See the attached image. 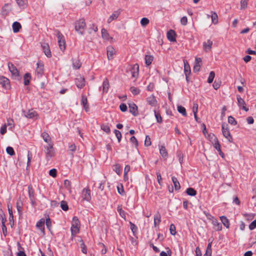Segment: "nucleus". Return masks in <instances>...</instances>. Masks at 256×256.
Here are the masks:
<instances>
[{
    "label": "nucleus",
    "instance_id": "f257e3e1",
    "mask_svg": "<svg viewBox=\"0 0 256 256\" xmlns=\"http://www.w3.org/2000/svg\"><path fill=\"white\" fill-rule=\"evenodd\" d=\"M80 227V222L77 217L74 216L72 218V226H71V232L72 235L74 236L79 232V229Z\"/></svg>",
    "mask_w": 256,
    "mask_h": 256
},
{
    "label": "nucleus",
    "instance_id": "f03ea898",
    "mask_svg": "<svg viewBox=\"0 0 256 256\" xmlns=\"http://www.w3.org/2000/svg\"><path fill=\"white\" fill-rule=\"evenodd\" d=\"M86 26L84 19H80L75 22V30L80 34L82 35Z\"/></svg>",
    "mask_w": 256,
    "mask_h": 256
},
{
    "label": "nucleus",
    "instance_id": "7ed1b4c3",
    "mask_svg": "<svg viewBox=\"0 0 256 256\" xmlns=\"http://www.w3.org/2000/svg\"><path fill=\"white\" fill-rule=\"evenodd\" d=\"M56 32V35L57 36L58 39V43L59 45L60 48L64 51L65 50V44L66 42L62 34L58 30H55Z\"/></svg>",
    "mask_w": 256,
    "mask_h": 256
},
{
    "label": "nucleus",
    "instance_id": "20e7f679",
    "mask_svg": "<svg viewBox=\"0 0 256 256\" xmlns=\"http://www.w3.org/2000/svg\"><path fill=\"white\" fill-rule=\"evenodd\" d=\"M222 130L223 136L228 140L229 142H232V138L230 134L228 126L226 124H222Z\"/></svg>",
    "mask_w": 256,
    "mask_h": 256
},
{
    "label": "nucleus",
    "instance_id": "39448f33",
    "mask_svg": "<svg viewBox=\"0 0 256 256\" xmlns=\"http://www.w3.org/2000/svg\"><path fill=\"white\" fill-rule=\"evenodd\" d=\"M46 156L48 160H49L52 158L54 156V151L52 144H49L48 146L45 147Z\"/></svg>",
    "mask_w": 256,
    "mask_h": 256
},
{
    "label": "nucleus",
    "instance_id": "423d86ee",
    "mask_svg": "<svg viewBox=\"0 0 256 256\" xmlns=\"http://www.w3.org/2000/svg\"><path fill=\"white\" fill-rule=\"evenodd\" d=\"M0 84L2 85V87L6 90H8L10 88V80L4 76H0Z\"/></svg>",
    "mask_w": 256,
    "mask_h": 256
},
{
    "label": "nucleus",
    "instance_id": "0eeeda50",
    "mask_svg": "<svg viewBox=\"0 0 256 256\" xmlns=\"http://www.w3.org/2000/svg\"><path fill=\"white\" fill-rule=\"evenodd\" d=\"M75 84L78 88H82L85 86L84 78L80 76H78L75 79Z\"/></svg>",
    "mask_w": 256,
    "mask_h": 256
},
{
    "label": "nucleus",
    "instance_id": "6e6552de",
    "mask_svg": "<svg viewBox=\"0 0 256 256\" xmlns=\"http://www.w3.org/2000/svg\"><path fill=\"white\" fill-rule=\"evenodd\" d=\"M236 99L238 100V106L244 111L248 112V108L246 107V102L243 98H242L240 95H237Z\"/></svg>",
    "mask_w": 256,
    "mask_h": 256
},
{
    "label": "nucleus",
    "instance_id": "1a4fd4ad",
    "mask_svg": "<svg viewBox=\"0 0 256 256\" xmlns=\"http://www.w3.org/2000/svg\"><path fill=\"white\" fill-rule=\"evenodd\" d=\"M28 191L29 198L30 200L31 204L33 206H35L36 205V202H35L34 191L31 185H30L28 186Z\"/></svg>",
    "mask_w": 256,
    "mask_h": 256
},
{
    "label": "nucleus",
    "instance_id": "9d476101",
    "mask_svg": "<svg viewBox=\"0 0 256 256\" xmlns=\"http://www.w3.org/2000/svg\"><path fill=\"white\" fill-rule=\"evenodd\" d=\"M42 48L46 56L48 58H50L52 56V54L48 44L46 42H43L42 44Z\"/></svg>",
    "mask_w": 256,
    "mask_h": 256
},
{
    "label": "nucleus",
    "instance_id": "9b49d317",
    "mask_svg": "<svg viewBox=\"0 0 256 256\" xmlns=\"http://www.w3.org/2000/svg\"><path fill=\"white\" fill-rule=\"evenodd\" d=\"M130 68L129 69L130 70L131 74L133 78H137L138 74L139 66L138 65H130Z\"/></svg>",
    "mask_w": 256,
    "mask_h": 256
},
{
    "label": "nucleus",
    "instance_id": "f8f14e48",
    "mask_svg": "<svg viewBox=\"0 0 256 256\" xmlns=\"http://www.w3.org/2000/svg\"><path fill=\"white\" fill-rule=\"evenodd\" d=\"M130 112L134 116L138 115V106L134 102H131L128 104Z\"/></svg>",
    "mask_w": 256,
    "mask_h": 256
},
{
    "label": "nucleus",
    "instance_id": "ddd939ff",
    "mask_svg": "<svg viewBox=\"0 0 256 256\" xmlns=\"http://www.w3.org/2000/svg\"><path fill=\"white\" fill-rule=\"evenodd\" d=\"M82 198L84 200L90 201L91 199L90 191L89 189L84 188L82 190Z\"/></svg>",
    "mask_w": 256,
    "mask_h": 256
},
{
    "label": "nucleus",
    "instance_id": "4468645a",
    "mask_svg": "<svg viewBox=\"0 0 256 256\" xmlns=\"http://www.w3.org/2000/svg\"><path fill=\"white\" fill-rule=\"evenodd\" d=\"M120 10L114 11L108 19V22L110 23L112 20H116L120 14Z\"/></svg>",
    "mask_w": 256,
    "mask_h": 256
},
{
    "label": "nucleus",
    "instance_id": "2eb2a0df",
    "mask_svg": "<svg viewBox=\"0 0 256 256\" xmlns=\"http://www.w3.org/2000/svg\"><path fill=\"white\" fill-rule=\"evenodd\" d=\"M12 6L10 4H6L2 8V13L3 15H8L12 10Z\"/></svg>",
    "mask_w": 256,
    "mask_h": 256
},
{
    "label": "nucleus",
    "instance_id": "dca6fc26",
    "mask_svg": "<svg viewBox=\"0 0 256 256\" xmlns=\"http://www.w3.org/2000/svg\"><path fill=\"white\" fill-rule=\"evenodd\" d=\"M146 102L148 104L152 106H155L157 104V100L154 95H152L146 98Z\"/></svg>",
    "mask_w": 256,
    "mask_h": 256
},
{
    "label": "nucleus",
    "instance_id": "f3484780",
    "mask_svg": "<svg viewBox=\"0 0 256 256\" xmlns=\"http://www.w3.org/2000/svg\"><path fill=\"white\" fill-rule=\"evenodd\" d=\"M167 38L170 42L176 41L175 32L172 30H168L167 32Z\"/></svg>",
    "mask_w": 256,
    "mask_h": 256
},
{
    "label": "nucleus",
    "instance_id": "a211bd4d",
    "mask_svg": "<svg viewBox=\"0 0 256 256\" xmlns=\"http://www.w3.org/2000/svg\"><path fill=\"white\" fill-rule=\"evenodd\" d=\"M214 226V228L217 231L220 230L222 228V226L220 222L216 218H213L212 220Z\"/></svg>",
    "mask_w": 256,
    "mask_h": 256
},
{
    "label": "nucleus",
    "instance_id": "6ab92c4d",
    "mask_svg": "<svg viewBox=\"0 0 256 256\" xmlns=\"http://www.w3.org/2000/svg\"><path fill=\"white\" fill-rule=\"evenodd\" d=\"M116 50L112 46H109L107 48V56L109 60L112 58Z\"/></svg>",
    "mask_w": 256,
    "mask_h": 256
},
{
    "label": "nucleus",
    "instance_id": "aec40b11",
    "mask_svg": "<svg viewBox=\"0 0 256 256\" xmlns=\"http://www.w3.org/2000/svg\"><path fill=\"white\" fill-rule=\"evenodd\" d=\"M44 219L41 218L38 222H37L36 226L40 229L43 233L44 232Z\"/></svg>",
    "mask_w": 256,
    "mask_h": 256
},
{
    "label": "nucleus",
    "instance_id": "412c9836",
    "mask_svg": "<svg viewBox=\"0 0 256 256\" xmlns=\"http://www.w3.org/2000/svg\"><path fill=\"white\" fill-rule=\"evenodd\" d=\"M44 65H37V67L36 68V72L38 77L42 76V74H44Z\"/></svg>",
    "mask_w": 256,
    "mask_h": 256
},
{
    "label": "nucleus",
    "instance_id": "4be33fe9",
    "mask_svg": "<svg viewBox=\"0 0 256 256\" xmlns=\"http://www.w3.org/2000/svg\"><path fill=\"white\" fill-rule=\"evenodd\" d=\"M8 68L12 74L15 76H18V71L17 68L14 66V65H8Z\"/></svg>",
    "mask_w": 256,
    "mask_h": 256
},
{
    "label": "nucleus",
    "instance_id": "5701e85b",
    "mask_svg": "<svg viewBox=\"0 0 256 256\" xmlns=\"http://www.w3.org/2000/svg\"><path fill=\"white\" fill-rule=\"evenodd\" d=\"M13 32L14 33L18 32L21 28L22 26L20 22H15L12 24V26Z\"/></svg>",
    "mask_w": 256,
    "mask_h": 256
},
{
    "label": "nucleus",
    "instance_id": "b1692460",
    "mask_svg": "<svg viewBox=\"0 0 256 256\" xmlns=\"http://www.w3.org/2000/svg\"><path fill=\"white\" fill-rule=\"evenodd\" d=\"M212 138H214V142H212V144L214 148L217 150L218 151H220V145L218 142V139L214 134H212Z\"/></svg>",
    "mask_w": 256,
    "mask_h": 256
},
{
    "label": "nucleus",
    "instance_id": "393cba45",
    "mask_svg": "<svg viewBox=\"0 0 256 256\" xmlns=\"http://www.w3.org/2000/svg\"><path fill=\"white\" fill-rule=\"evenodd\" d=\"M184 72L186 77V80L187 82H188V75L191 73L190 65H184Z\"/></svg>",
    "mask_w": 256,
    "mask_h": 256
},
{
    "label": "nucleus",
    "instance_id": "a878e982",
    "mask_svg": "<svg viewBox=\"0 0 256 256\" xmlns=\"http://www.w3.org/2000/svg\"><path fill=\"white\" fill-rule=\"evenodd\" d=\"M212 41H211L210 40H208L206 42H204L203 44L204 50L206 52L210 51L212 48Z\"/></svg>",
    "mask_w": 256,
    "mask_h": 256
},
{
    "label": "nucleus",
    "instance_id": "bb28decb",
    "mask_svg": "<svg viewBox=\"0 0 256 256\" xmlns=\"http://www.w3.org/2000/svg\"><path fill=\"white\" fill-rule=\"evenodd\" d=\"M161 222V216L160 213L158 212L154 215V225L155 227H156L159 225Z\"/></svg>",
    "mask_w": 256,
    "mask_h": 256
},
{
    "label": "nucleus",
    "instance_id": "cd10ccee",
    "mask_svg": "<svg viewBox=\"0 0 256 256\" xmlns=\"http://www.w3.org/2000/svg\"><path fill=\"white\" fill-rule=\"evenodd\" d=\"M109 82L107 78H105L102 83V91L103 92H107L109 89Z\"/></svg>",
    "mask_w": 256,
    "mask_h": 256
},
{
    "label": "nucleus",
    "instance_id": "c85d7f7f",
    "mask_svg": "<svg viewBox=\"0 0 256 256\" xmlns=\"http://www.w3.org/2000/svg\"><path fill=\"white\" fill-rule=\"evenodd\" d=\"M82 104L83 105V106H84V108L85 109V110L86 112H88V104L87 98L84 95H82Z\"/></svg>",
    "mask_w": 256,
    "mask_h": 256
},
{
    "label": "nucleus",
    "instance_id": "c756f323",
    "mask_svg": "<svg viewBox=\"0 0 256 256\" xmlns=\"http://www.w3.org/2000/svg\"><path fill=\"white\" fill-rule=\"evenodd\" d=\"M26 116L28 118H32L37 117V113L32 110H28L26 114Z\"/></svg>",
    "mask_w": 256,
    "mask_h": 256
},
{
    "label": "nucleus",
    "instance_id": "7c9ffc66",
    "mask_svg": "<svg viewBox=\"0 0 256 256\" xmlns=\"http://www.w3.org/2000/svg\"><path fill=\"white\" fill-rule=\"evenodd\" d=\"M31 78V76L30 73H26L24 74V81L25 86H28L30 84Z\"/></svg>",
    "mask_w": 256,
    "mask_h": 256
},
{
    "label": "nucleus",
    "instance_id": "2f4dec72",
    "mask_svg": "<svg viewBox=\"0 0 256 256\" xmlns=\"http://www.w3.org/2000/svg\"><path fill=\"white\" fill-rule=\"evenodd\" d=\"M172 182L174 184L175 190H179L180 188V184L179 182H178L177 178L176 177L172 176Z\"/></svg>",
    "mask_w": 256,
    "mask_h": 256
},
{
    "label": "nucleus",
    "instance_id": "473e14b6",
    "mask_svg": "<svg viewBox=\"0 0 256 256\" xmlns=\"http://www.w3.org/2000/svg\"><path fill=\"white\" fill-rule=\"evenodd\" d=\"M20 8H24L26 6L27 0H16Z\"/></svg>",
    "mask_w": 256,
    "mask_h": 256
},
{
    "label": "nucleus",
    "instance_id": "72a5a7b5",
    "mask_svg": "<svg viewBox=\"0 0 256 256\" xmlns=\"http://www.w3.org/2000/svg\"><path fill=\"white\" fill-rule=\"evenodd\" d=\"M220 218L223 224L226 228H228L230 226V222L227 218L225 216H222L220 217Z\"/></svg>",
    "mask_w": 256,
    "mask_h": 256
},
{
    "label": "nucleus",
    "instance_id": "f704fd0d",
    "mask_svg": "<svg viewBox=\"0 0 256 256\" xmlns=\"http://www.w3.org/2000/svg\"><path fill=\"white\" fill-rule=\"evenodd\" d=\"M211 18L212 22L214 24H216L218 22V16L215 12H211Z\"/></svg>",
    "mask_w": 256,
    "mask_h": 256
},
{
    "label": "nucleus",
    "instance_id": "c9c22d12",
    "mask_svg": "<svg viewBox=\"0 0 256 256\" xmlns=\"http://www.w3.org/2000/svg\"><path fill=\"white\" fill-rule=\"evenodd\" d=\"M42 137L44 140V142H47L48 144H51L50 138L48 133H46V132H43L42 133Z\"/></svg>",
    "mask_w": 256,
    "mask_h": 256
},
{
    "label": "nucleus",
    "instance_id": "e433bc0d",
    "mask_svg": "<svg viewBox=\"0 0 256 256\" xmlns=\"http://www.w3.org/2000/svg\"><path fill=\"white\" fill-rule=\"evenodd\" d=\"M117 210L119 214L124 219L126 218V212L124 210H122V205H119L118 206Z\"/></svg>",
    "mask_w": 256,
    "mask_h": 256
},
{
    "label": "nucleus",
    "instance_id": "4c0bfd02",
    "mask_svg": "<svg viewBox=\"0 0 256 256\" xmlns=\"http://www.w3.org/2000/svg\"><path fill=\"white\" fill-rule=\"evenodd\" d=\"M212 242H210L208 244L206 252L204 254V256H211V255H212Z\"/></svg>",
    "mask_w": 256,
    "mask_h": 256
},
{
    "label": "nucleus",
    "instance_id": "58836bf2",
    "mask_svg": "<svg viewBox=\"0 0 256 256\" xmlns=\"http://www.w3.org/2000/svg\"><path fill=\"white\" fill-rule=\"evenodd\" d=\"M160 152L163 158H167L168 157V152H167L166 148L164 146H161L160 147Z\"/></svg>",
    "mask_w": 256,
    "mask_h": 256
},
{
    "label": "nucleus",
    "instance_id": "ea45409f",
    "mask_svg": "<svg viewBox=\"0 0 256 256\" xmlns=\"http://www.w3.org/2000/svg\"><path fill=\"white\" fill-rule=\"evenodd\" d=\"M186 193L187 194L190 196H194L196 194V190L192 188H189L186 189Z\"/></svg>",
    "mask_w": 256,
    "mask_h": 256
},
{
    "label": "nucleus",
    "instance_id": "a19ab883",
    "mask_svg": "<svg viewBox=\"0 0 256 256\" xmlns=\"http://www.w3.org/2000/svg\"><path fill=\"white\" fill-rule=\"evenodd\" d=\"M7 126H9L10 130H12L14 127V124L12 119L9 118L7 120Z\"/></svg>",
    "mask_w": 256,
    "mask_h": 256
},
{
    "label": "nucleus",
    "instance_id": "79ce46f5",
    "mask_svg": "<svg viewBox=\"0 0 256 256\" xmlns=\"http://www.w3.org/2000/svg\"><path fill=\"white\" fill-rule=\"evenodd\" d=\"M154 60V57L151 55H146L145 56L146 64H152Z\"/></svg>",
    "mask_w": 256,
    "mask_h": 256
},
{
    "label": "nucleus",
    "instance_id": "37998d69",
    "mask_svg": "<svg viewBox=\"0 0 256 256\" xmlns=\"http://www.w3.org/2000/svg\"><path fill=\"white\" fill-rule=\"evenodd\" d=\"M178 111L180 113L182 114V116H186V108L184 106H178Z\"/></svg>",
    "mask_w": 256,
    "mask_h": 256
},
{
    "label": "nucleus",
    "instance_id": "c03bdc74",
    "mask_svg": "<svg viewBox=\"0 0 256 256\" xmlns=\"http://www.w3.org/2000/svg\"><path fill=\"white\" fill-rule=\"evenodd\" d=\"M102 37L106 40H108L110 38V36L108 33L107 32L106 30L104 28H102Z\"/></svg>",
    "mask_w": 256,
    "mask_h": 256
},
{
    "label": "nucleus",
    "instance_id": "a18cd8bd",
    "mask_svg": "<svg viewBox=\"0 0 256 256\" xmlns=\"http://www.w3.org/2000/svg\"><path fill=\"white\" fill-rule=\"evenodd\" d=\"M60 208L64 211H66L68 209V206L67 202L66 201L62 200L60 202Z\"/></svg>",
    "mask_w": 256,
    "mask_h": 256
},
{
    "label": "nucleus",
    "instance_id": "49530a36",
    "mask_svg": "<svg viewBox=\"0 0 256 256\" xmlns=\"http://www.w3.org/2000/svg\"><path fill=\"white\" fill-rule=\"evenodd\" d=\"M214 76H215V74H214V72H213V71L210 72V73L208 78V80H207L209 84L212 83L214 79Z\"/></svg>",
    "mask_w": 256,
    "mask_h": 256
},
{
    "label": "nucleus",
    "instance_id": "de8ad7c7",
    "mask_svg": "<svg viewBox=\"0 0 256 256\" xmlns=\"http://www.w3.org/2000/svg\"><path fill=\"white\" fill-rule=\"evenodd\" d=\"M130 90L132 92V94L135 96L139 94L140 92V89L134 86H132L130 88Z\"/></svg>",
    "mask_w": 256,
    "mask_h": 256
},
{
    "label": "nucleus",
    "instance_id": "09e8293b",
    "mask_svg": "<svg viewBox=\"0 0 256 256\" xmlns=\"http://www.w3.org/2000/svg\"><path fill=\"white\" fill-rule=\"evenodd\" d=\"M6 152L8 154H10L11 156H14L15 154L13 148L11 146H8L6 148Z\"/></svg>",
    "mask_w": 256,
    "mask_h": 256
},
{
    "label": "nucleus",
    "instance_id": "8fccbe9b",
    "mask_svg": "<svg viewBox=\"0 0 256 256\" xmlns=\"http://www.w3.org/2000/svg\"><path fill=\"white\" fill-rule=\"evenodd\" d=\"M154 116L156 119V121L158 123H162V118L160 114L154 110Z\"/></svg>",
    "mask_w": 256,
    "mask_h": 256
},
{
    "label": "nucleus",
    "instance_id": "3c124183",
    "mask_svg": "<svg viewBox=\"0 0 256 256\" xmlns=\"http://www.w3.org/2000/svg\"><path fill=\"white\" fill-rule=\"evenodd\" d=\"M249 0H241L240 8L241 9H245L247 8L248 2Z\"/></svg>",
    "mask_w": 256,
    "mask_h": 256
},
{
    "label": "nucleus",
    "instance_id": "603ef678",
    "mask_svg": "<svg viewBox=\"0 0 256 256\" xmlns=\"http://www.w3.org/2000/svg\"><path fill=\"white\" fill-rule=\"evenodd\" d=\"M101 128L104 132H105L107 134H109L110 132V130L108 126L106 124H102L101 126Z\"/></svg>",
    "mask_w": 256,
    "mask_h": 256
},
{
    "label": "nucleus",
    "instance_id": "864d4df0",
    "mask_svg": "<svg viewBox=\"0 0 256 256\" xmlns=\"http://www.w3.org/2000/svg\"><path fill=\"white\" fill-rule=\"evenodd\" d=\"M150 21L149 20L146 18H143L140 20V24L142 26H146Z\"/></svg>",
    "mask_w": 256,
    "mask_h": 256
},
{
    "label": "nucleus",
    "instance_id": "5fc2aeb1",
    "mask_svg": "<svg viewBox=\"0 0 256 256\" xmlns=\"http://www.w3.org/2000/svg\"><path fill=\"white\" fill-rule=\"evenodd\" d=\"M228 122L234 126H235L237 124L236 121L232 116H229L228 117Z\"/></svg>",
    "mask_w": 256,
    "mask_h": 256
},
{
    "label": "nucleus",
    "instance_id": "6e6d98bb",
    "mask_svg": "<svg viewBox=\"0 0 256 256\" xmlns=\"http://www.w3.org/2000/svg\"><path fill=\"white\" fill-rule=\"evenodd\" d=\"M114 134H115L116 137L118 138V142H120V140H121V138H122L121 132L119 130H114Z\"/></svg>",
    "mask_w": 256,
    "mask_h": 256
},
{
    "label": "nucleus",
    "instance_id": "4d7b16f0",
    "mask_svg": "<svg viewBox=\"0 0 256 256\" xmlns=\"http://www.w3.org/2000/svg\"><path fill=\"white\" fill-rule=\"evenodd\" d=\"M118 192V194H120L121 195H124V190L123 188L122 185L118 186H117Z\"/></svg>",
    "mask_w": 256,
    "mask_h": 256
},
{
    "label": "nucleus",
    "instance_id": "13d9d810",
    "mask_svg": "<svg viewBox=\"0 0 256 256\" xmlns=\"http://www.w3.org/2000/svg\"><path fill=\"white\" fill-rule=\"evenodd\" d=\"M170 230L171 234L174 236L176 234V230L175 226L174 224H171L170 226Z\"/></svg>",
    "mask_w": 256,
    "mask_h": 256
},
{
    "label": "nucleus",
    "instance_id": "bf43d9fd",
    "mask_svg": "<svg viewBox=\"0 0 256 256\" xmlns=\"http://www.w3.org/2000/svg\"><path fill=\"white\" fill-rule=\"evenodd\" d=\"M144 145L148 146L151 145L150 138L148 136H146L144 141Z\"/></svg>",
    "mask_w": 256,
    "mask_h": 256
},
{
    "label": "nucleus",
    "instance_id": "052dcab7",
    "mask_svg": "<svg viewBox=\"0 0 256 256\" xmlns=\"http://www.w3.org/2000/svg\"><path fill=\"white\" fill-rule=\"evenodd\" d=\"M8 211L10 215V220L11 221V220H13L14 218V216L12 214V206L10 207L8 206Z\"/></svg>",
    "mask_w": 256,
    "mask_h": 256
},
{
    "label": "nucleus",
    "instance_id": "680f3d73",
    "mask_svg": "<svg viewBox=\"0 0 256 256\" xmlns=\"http://www.w3.org/2000/svg\"><path fill=\"white\" fill-rule=\"evenodd\" d=\"M130 141L133 144H134L136 146H137L138 145V140H136V138L135 136H132L130 138Z\"/></svg>",
    "mask_w": 256,
    "mask_h": 256
},
{
    "label": "nucleus",
    "instance_id": "e2e57ef3",
    "mask_svg": "<svg viewBox=\"0 0 256 256\" xmlns=\"http://www.w3.org/2000/svg\"><path fill=\"white\" fill-rule=\"evenodd\" d=\"M49 174L52 176L53 178H55L56 176V169L53 168L50 170L49 171Z\"/></svg>",
    "mask_w": 256,
    "mask_h": 256
},
{
    "label": "nucleus",
    "instance_id": "0e129e2a",
    "mask_svg": "<svg viewBox=\"0 0 256 256\" xmlns=\"http://www.w3.org/2000/svg\"><path fill=\"white\" fill-rule=\"evenodd\" d=\"M46 224L47 228L49 230H50V228L52 226V222H51V220L49 218H48L46 219Z\"/></svg>",
    "mask_w": 256,
    "mask_h": 256
},
{
    "label": "nucleus",
    "instance_id": "69168bd1",
    "mask_svg": "<svg viewBox=\"0 0 256 256\" xmlns=\"http://www.w3.org/2000/svg\"><path fill=\"white\" fill-rule=\"evenodd\" d=\"M120 108L122 112H126L127 110V106L125 104H121L120 106Z\"/></svg>",
    "mask_w": 256,
    "mask_h": 256
},
{
    "label": "nucleus",
    "instance_id": "338daca9",
    "mask_svg": "<svg viewBox=\"0 0 256 256\" xmlns=\"http://www.w3.org/2000/svg\"><path fill=\"white\" fill-rule=\"evenodd\" d=\"M114 170L116 172L120 175L121 172V170L120 168V166L118 164H116L114 166Z\"/></svg>",
    "mask_w": 256,
    "mask_h": 256
},
{
    "label": "nucleus",
    "instance_id": "774afa93",
    "mask_svg": "<svg viewBox=\"0 0 256 256\" xmlns=\"http://www.w3.org/2000/svg\"><path fill=\"white\" fill-rule=\"evenodd\" d=\"M256 228V220L252 222L249 225V228L250 230H252Z\"/></svg>",
    "mask_w": 256,
    "mask_h": 256
}]
</instances>
